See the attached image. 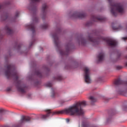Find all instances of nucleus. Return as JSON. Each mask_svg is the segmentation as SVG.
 I'll return each mask as SVG.
<instances>
[{
  "label": "nucleus",
  "instance_id": "a211bd4d",
  "mask_svg": "<svg viewBox=\"0 0 127 127\" xmlns=\"http://www.w3.org/2000/svg\"><path fill=\"white\" fill-rule=\"evenodd\" d=\"M113 84L115 86H120V85H127V81H124L121 79V78H118L115 80Z\"/></svg>",
  "mask_w": 127,
  "mask_h": 127
},
{
  "label": "nucleus",
  "instance_id": "1a4fd4ad",
  "mask_svg": "<svg viewBox=\"0 0 127 127\" xmlns=\"http://www.w3.org/2000/svg\"><path fill=\"white\" fill-rule=\"evenodd\" d=\"M14 79L16 81V88L18 92L21 93H25V89L27 88L26 86H24L23 87H21V81L18 80V76L17 75L14 77Z\"/></svg>",
  "mask_w": 127,
  "mask_h": 127
},
{
  "label": "nucleus",
  "instance_id": "c9c22d12",
  "mask_svg": "<svg viewBox=\"0 0 127 127\" xmlns=\"http://www.w3.org/2000/svg\"><path fill=\"white\" fill-rule=\"evenodd\" d=\"M46 87H52V83L49 82L47 84H45Z\"/></svg>",
  "mask_w": 127,
  "mask_h": 127
},
{
  "label": "nucleus",
  "instance_id": "09e8293b",
  "mask_svg": "<svg viewBox=\"0 0 127 127\" xmlns=\"http://www.w3.org/2000/svg\"><path fill=\"white\" fill-rule=\"evenodd\" d=\"M66 123H69V122H70V119L69 118H67L66 119Z\"/></svg>",
  "mask_w": 127,
  "mask_h": 127
},
{
  "label": "nucleus",
  "instance_id": "c756f323",
  "mask_svg": "<svg viewBox=\"0 0 127 127\" xmlns=\"http://www.w3.org/2000/svg\"><path fill=\"white\" fill-rule=\"evenodd\" d=\"M89 100H90L91 101V104L93 106L94 105L95 103H96V100L95 99V98H94V97L93 96H90L89 97Z\"/></svg>",
  "mask_w": 127,
  "mask_h": 127
},
{
  "label": "nucleus",
  "instance_id": "6e6d98bb",
  "mask_svg": "<svg viewBox=\"0 0 127 127\" xmlns=\"http://www.w3.org/2000/svg\"><path fill=\"white\" fill-rule=\"evenodd\" d=\"M24 54H25V55H27V52L24 53Z\"/></svg>",
  "mask_w": 127,
  "mask_h": 127
},
{
  "label": "nucleus",
  "instance_id": "c85d7f7f",
  "mask_svg": "<svg viewBox=\"0 0 127 127\" xmlns=\"http://www.w3.org/2000/svg\"><path fill=\"white\" fill-rule=\"evenodd\" d=\"M53 79L55 81H62L63 80V77L62 75H59L57 77H53Z\"/></svg>",
  "mask_w": 127,
  "mask_h": 127
},
{
  "label": "nucleus",
  "instance_id": "9d476101",
  "mask_svg": "<svg viewBox=\"0 0 127 127\" xmlns=\"http://www.w3.org/2000/svg\"><path fill=\"white\" fill-rule=\"evenodd\" d=\"M28 9L33 12V15L35 16L33 18L34 22H38V18L36 17V11H37V8H36V5L34 4H31L28 6Z\"/></svg>",
  "mask_w": 127,
  "mask_h": 127
},
{
  "label": "nucleus",
  "instance_id": "bf43d9fd",
  "mask_svg": "<svg viewBox=\"0 0 127 127\" xmlns=\"http://www.w3.org/2000/svg\"><path fill=\"white\" fill-rule=\"evenodd\" d=\"M126 50H127V47H126Z\"/></svg>",
  "mask_w": 127,
  "mask_h": 127
},
{
  "label": "nucleus",
  "instance_id": "79ce46f5",
  "mask_svg": "<svg viewBox=\"0 0 127 127\" xmlns=\"http://www.w3.org/2000/svg\"><path fill=\"white\" fill-rule=\"evenodd\" d=\"M29 79H30V80H31V81H34V77L33 76L30 77H29Z\"/></svg>",
  "mask_w": 127,
  "mask_h": 127
},
{
  "label": "nucleus",
  "instance_id": "423d86ee",
  "mask_svg": "<svg viewBox=\"0 0 127 127\" xmlns=\"http://www.w3.org/2000/svg\"><path fill=\"white\" fill-rule=\"evenodd\" d=\"M32 120V118L29 116H22L21 120H20L19 124L10 125H3L2 127H21V125L25 122H30Z\"/></svg>",
  "mask_w": 127,
  "mask_h": 127
},
{
  "label": "nucleus",
  "instance_id": "f03ea898",
  "mask_svg": "<svg viewBox=\"0 0 127 127\" xmlns=\"http://www.w3.org/2000/svg\"><path fill=\"white\" fill-rule=\"evenodd\" d=\"M93 34L95 35V36H98L96 39L93 38L91 36L89 35L87 37V40L90 41V42H92L93 43V46H96V45H99L100 44V40L101 39L103 40V41L106 42V43L109 47L111 48H115V47H117L118 45V42L112 39H108L107 38H105L103 36H100V32L97 30H95L93 32Z\"/></svg>",
  "mask_w": 127,
  "mask_h": 127
},
{
  "label": "nucleus",
  "instance_id": "9b49d317",
  "mask_svg": "<svg viewBox=\"0 0 127 127\" xmlns=\"http://www.w3.org/2000/svg\"><path fill=\"white\" fill-rule=\"evenodd\" d=\"M117 113H118L117 112V111L115 109H111L108 110L109 117L107 119L106 124L108 125V124L112 123V120H113V116H115V115Z\"/></svg>",
  "mask_w": 127,
  "mask_h": 127
},
{
  "label": "nucleus",
  "instance_id": "f704fd0d",
  "mask_svg": "<svg viewBox=\"0 0 127 127\" xmlns=\"http://www.w3.org/2000/svg\"><path fill=\"white\" fill-rule=\"evenodd\" d=\"M56 95H57V93H55V91H54V90H53L52 92V95H51L52 98H55V96H56Z\"/></svg>",
  "mask_w": 127,
  "mask_h": 127
},
{
  "label": "nucleus",
  "instance_id": "052dcab7",
  "mask_svg": "<svg viewBox=\"0 0 127 127\" xmlns=\"http://www.w3.org/2000/svg\"><path fill=\"white\" fill-rule=\"evenodd\" d=\"M125 123V121H122V123Z\"/></svg>",
  "mask_w": 127,
  "mask_h": 127
},
{
  "label": "nucleus",
  "instance_id": "a878e982",
  "mask_svg": "<svg viewBox=\"0 0 127 127\" xmlns=\"http://www.w3.org/2000/svg\"><path fill=\"white\" fill-rule=\"evenodd\" d=\"M4 29L7 31V33L9 35H10L11 34H12L13 33V31L11 30L9 27L7 26V25H6L4 27Z\"/></svg>",
  "mask_w": 127,
  "mask_h": 127
},
{
  "label": "nucleus",
  "instance_id": "2eb2a0df",
  "mask_svg": "<svg viewBox=\"0 0 127 127\" xmlns=\"http://www.w3.org/2000/svg\"><path fill=\"white\" fill-rule=\"evenodd\" d=\"M87 16V14L86 13H81L79 12H74L71 15L70 17L72 18H85Z\"/></svg>",
  "mask_w": 127,
  "mask_h": 127
},
{
  "label": "nucleus",
  "instance_id": "ddd939ff",
  "mask_svg": "<svg viewBox=\"0 0 127 127\" xmlns=\"http://www.w3.org/2000/svg\"><path fill=\"white\" fill-rule=\"evenodd\" d=\"M83 70L85 73L84 78L85 82L88 83H91V78H90V70H89V68H88V67H84Z\"/></svg>",
  "mask_w": 127,
  "mask_h": 127
},
{
  "label": "nucleus",
  "instance_id": "aec40b11",
  "mask_svg": "<svg viewBox=\"0 0 127 127\" xmlns=\"http://www.w3.org/2000/svg\"><path fill=\"white\" fill-rule=\"evenodd\" d=\"M47 5L46 4V3H44L43 5L42 9V11H43V16H42V19L43 20H45L46 18V13H47V11H46V9H47Z\"/></svg>",
  "mask_w": 127,
  "mask_h": 127
},
{
  "label": "nucleus",
  "instance_id": "3c124183",
  "mask_svg": "<svg viewBox=\"0 0 127 127\" xmlns=\"http://www.w3.org/2000/svg\"><path fill=\"white\" fill-rule=\"evenodd\" d=\"M40 48L42 51H43V48L42 47H40Z\"/></svg>",
  "mask_w": 127,
  "mask_h": 127
},
{
  "label": "nucleus",
  "instance_id": "a18cd8bd",
  "mask_svg": "<svg viewBox=\"0 0 127 127\" xmlns=\"http://www.w3.org/2000/svg\"><path fill=\"white\" fill-rule=\"evenodd\" d=\"M34 64V66H36V62H33L32 63V65Z\"/></svg>",
  "mask_w": 127,
  "mask_h": 127
},
{
  "label": "nucleus",
  "instance_id": "37998d69",
  "mask_svg": "<svg viewBox=\"0 0 127 127\" xmlns=\"http://www.w3.org/2000/svg\"><path fill=\"white\" fill-rule=\"evenodd\" d=\"M123 93H124V92H123V91H119L118 92V94H119V95H123Z\"/></svg>",
  "mask_w": 127,
  "mask_h": 127
},
{
  "label": "nucleus",
  "instance_id": "7ed1b4c3",
  "mask_svg": "<svg viewBox=\"0 0 127 127\" xmlns=\"http://www.w3.org/2000/svg\"><path fill=\"white\" fill-rule=\"evenodd\" d=\"M87 103L85 101L77 102L72 106L68 108L64 109V113L65 115H69V116H83L84 115V110L82 107H86Z\"/></svg>",
  "mask_w": 127,
  "mask_h": 127
},
{
  "label": "nucleus",
  "instance_id": "c03bdc74",
  "mask_svg": "<svg viewBox=\"0 0 127 127\" xmlns=\"http://www.w3.org/2000/svg\"><path fill=\"white\" fill-rule=\"evenodd\" d=\"M122 39L124 40V41H126L127 40V37H123Z\"/></svg>",
  "mask_w": 127,
  "mask_h": 127
},
{
  "label": "nucleus",
  "instance_id": "20e7f679",
  "mask_svg": "<svg viewBox=\"0 0 127 127\" xmlns=\"http://www.w3.org/2000/svg\"><path fill=\"white\" fill-rule=\"evenodd\" d=\"M109 2L110 3V5L111 7V12L115 17L118 16V13L116 12V10L118 12H120L121 13H123L124 11H125V9L124 8V6L121 4L117 3H112V0H108ZM115 7L116 9H115Z\"/></svg>",
  "mask_w": 127,
  "mask_h": 127
},
{
  "label": "nucleus",
  "instance_id": "4d7b16f0",
  "mask_svg": "<svg viewBox=\"0 0 127 127\" xmlns=\"http://www.w3.org/2000/svg\"><path fill=\"white\" fill-rule=\"evenodd\" d=\"M20 53H21V54H22V53H23V52H21Z\"/></svg>",
  "mask_w": 127,
  "mask_h": 127
},
{
  "label": "nucleus",
  "instance_id": "b1692460",
  "mask_svg": "<svg viewBox=\"0 0 127 127\" xmlns=\"http://www.w3.org/2000/svg\"><path fill=\"white\" fill-rule=\"evenodd\" d=\"M19 11H16L15 16L14 17L12 18L11 21L12 22H16V18L19 16Z\"/></svg>",
  "mask_w": 127,
  "mask_h": 127
},
{
  "label": "nucleus",
  "instance_id": "864d4df0",
  "mask_svg": "<svg viewBox=\"0 0 127 127\" xmlns=\"http://www.w3.org/2000/svg\"><path fill=\"white\" fill-rule=\"evenodd\" d=\"M52 65H53V63H50V66H52Z\"/></svg>",
  "mask_w": 127,
  "mask_h": 127
},
{
  "label": "nucleus",
  "instance_id": "5fc2aeb1",
  "mask_svg": "<svg viewBox=\"0 0 127 127\" xmlns=\"http://www.w3.org/2000/svg\"><path fill=\"white\" fill-rule=\"evenodd\" d=\"M125 65L126 67H127V62L125 63Z\"/></svg>",
  "mask_w": 127,
  "mask_h": 127
},
{
  "label": "nucleus",
  "instance_id": "4be33fe9",
  "mask_svg": "<svg viewBox=\"0 0 127 127\" xmlns=\"http://www.w3.org/2000/svg\"><path fill=\"white\" fill-rule=\"evenodd\" d=\"M12 4V1H6L3 3L2 4H0V9H3L5 6L7 5H11Z\"/></svg>",
  "mask_w": 127,
  "mask_h": 127
},
{
  "label": "nucleus",
  "instance_id": "cd10ccee",
  "mask_svg": "<svg viewBox=\"0 0 127 127\" xmlns=\"http://www.w3.org/2000/svg\"><path fill=\"white\" fill-rule=\"evenodd\" d=\"M43 68L47 71L46 75L47 76H48V75H49V73H50V68H48L47 65H45L43 66Z\"/></svg>",
  "mask_w": 127,
  "mask_h": 127
},
{
  "label": "nucleus",
  "instance_id": "49530a36",
  "mask_svg": "<svg viewBox=\"0 0 127 127\" xmlns=\"http://www.w3.org/2000/svg\"><path fill=\"white\" fill-rule=\"evenodd\" d=\"M124 111H127V105L124 106Z\"/></svg>",
  "mask_w": 127,
  "mask_h": 127
},
{
  "label": "nucleus",
  "instance_id": "72a5a7b5",
  "mask_svg": "<svg viewBox=\"0 0 127 127\" xmlns=\"http://www.w3.org/2000/svg\"><path fill=\"white\" fill-rule=\"evenodd\" d=\"M122 28V26H119V27H116L115 26H112V29L113 30H118L119 29H121Z\"/></svg>",
  "mask_w": 127,
  "mask_h": 127
},
{
  "label": "nucleus",
  "instance_id": "2f4dec72",
  "mask_svg": "<svg viewBox=\"0 0 127 127\" xmlns=\"http://www.w3.org/2000/svg\"><path fill=\"white\" fill-rule=\"evenodd\" d=\"M42 29H47L48 28V24H42L40 26Z\"/></svg>",
  "mask_w": 127,
  "mask_h": 127
},
{
  "label": "nucleus",
  "instance_id": "393cba45",
  "mask_svg": "<svg viewBox=\"0 0 127 127\" xmlns=\"http://www.w3.org/2000/svg\"><path fill=\"white\" fill-rule=\"evenodd\" d=\"M104 57H105V55H104V53H100L98 56L99 62H102V61L104 60Z\"/></svg>",
  "mask_w": 127,
  "mask_h": 127
},
{
  "label": "nucleus",
  "instance_id": "dca6fc26",
  "mask_svg": "<svg viewBox=\"0 0 127 127\" xmlns=\"http://www.w3.org/2000/svg\"><path fill=\"white\" fill-rule=\"evenodd\" d=\"M72 63H73L74 66H72L70 64H66L64 66V69L69 70V69H73L79 67V63H78L76 60L72 59Z\"/></svg>",
  "mask_w": 127,
  "mask_h": 127
},
{
  "label": "nucleus",
  "instance_id": "de8ad7c7",
  "mask_svg": "<svg viewBox=\"0 0 127 127\" xmlns=\"http://www.w3.org/2000/svg\"><path fill=\"white\" fill-rule=\"evenodd\" d=\"M0 39H2L3 38V35L2 34L0 35Z\"/></svg>",
  "mask_w": 127,
  "mask_h": 127
},
{
  "label": "nucleus",
  "instance_id": "603ef678",
  "mask_svg": "<svg viewBox=\"0 0 127 127\" xmlns=\"http://www.w3.org/2000/svg\"><path fill=\"white\" fill-rule=\"evenodd\" d=\"M65 103V102L64 101H61V104L62 105L63 104H64Z\"/></svg>",
  "mask_w": 127,
  "mask_h": 127
},
{
  "label": "nucleus",
  "instance_id": "e433bc0d",
  "mask_svg": "<svg viewBox=\"0 0 127 127\" xmlns=\"http://www.w3.org/2000/svg\"><path fill=\"white\" fill-rule=\"evenodd\" d=\"M34 85L35 86H38L39 85H40V81H37L34 82Z\"/></svg>",
  "mask_w": 127,
  "mask_h": 127
},
{
  "label": "nucleus",
  "instance_id": "412c9836",
  "mask_svg": "<svg viewBox=\"0 0 127 127\" xmlns=\"http://www.w3.org/2000/svg\"><path fill=\"white\" fill-rule=\"evenodd\" d=\"M22 45H23L22 43H20L19 44H18V40H16L14 42V49H16L17 51H20L21 48V46H22Z\"/></svg>",
  "mask_w": 127,
  "mask_h": 127
},
{
  "label": "nucleus",
  "instance_id": "f257e3e1",
  "mask_svg": "<svg viewBox=\"0 0 127 127\" xmlns=\"http://www.w3.org/2000/svg\"><path fill=\"white\" fill-rule=\"evenodd\" d=\"M56 33L52 34V36L54 39L55 44L60 52L61 56H68L70 51H72V50H74V49H75V45L73 43H72V41H69V42L65 45V47L66 51L64 52L61 50L60 45L59 44V38L58 37V34H61L62 33V29L61 27H58L56 30Z\"/></svg>",
  "mask_w": 127,
  "mask_h": 127
},
{
  "label": "nucleus",
  "instance_id": "13d9d810",
  "mask_svg": "<svg viewBox=\"0 0 127 127\" xmlns=\"http://www.w3.org/2000/svg\"><path fill=\"white\" fill-rule=\"evenodd\" d=\"M126 29H127V26H126Z\"/></svg>",
  "mask_w": 127,
  "mask_h": 127
},
{
  "label": "nucleus",
  "instance_id": "a19ab883",
  "mask_svg": "<svg viewBox=\"0 0 127 127\" xmlns=\"http://www.w3.org/2000/svg\"><path fill=\"white\" fill-rule=\"evenodd\" d=\"M6 91V92H10V91H11V88L10 87H7Z\"/></svg>",
  "mask_w": 127,
  "mask_h": 127
},
{
  "label": "nucleus",
  "instance_id": "8fccbe9b",
  "mask_svg": "<svg viewBox=\"0 0 127 127\" xmlns=\"http://www.w3.org/2000/svg\"><path fill=\"white\" fill-rule=\"evenodd\" d=\"M49 58H50V56H48L47 57V60H49Z\"/></svg>",
  "mask_w": 127,
  "mask_h": 127
},
{
  "label": "nucleus",
  "instance_id": "0eeeda50",
  "mask_svg": "<svg viewBox=\"0 0 127 127\" xmlns=\"http://www.w3.org/2000/svg\"><path fill=\"white\" fill-rule=\"evenodd\" d=\"M35 25L34 23H32L31 24L26 25L25 27L26 28H28V29H30L31 31H32L33 35L32 36V41L29 44V48L30 49L32 47V45L34 44L35 42L36 41V39H35Z\"/></svg>",
  "mask_w": 127,
  "mask_h": 127
},
{
  "label": "nucleus",
  "instance_id": "f8f14e48",
  "mask_svg": "<svg viewBox=\"0 0 127 127\" xmlns=\"http://www.w3.org/2000/svg\"><path fill=\"white\" fill-rule=\"evenodd\" d=\"M116 53L117 58L115 60H113V63H116V62H118V61H120V60H123L124 59H126V60H127V55H126L124 57H123L122 56V53L119 50H116Z\"/></svg>",
  "mask_w": 127,
  "mask_h": 127
},
{
  "label": "nucleus",
  "instance_id": "58836bf2",
  "mask_svg": "<svg viewBox=\"0 0 127 127\" xmlns=\"http://www.w3.org/2000/svg\"><path fill=\"white\" fill-rule=\"evenodd\" d=\"M31 0L33 3H34V2H39L40 1V0Z\"/></svg>",
  "mask_w": 127,
  "mask_h": 127
},
{
  "label": "nucleus",
  "instance_id": "7c9ffc66",
  "mask_svg": "<svg viewBox=\"0 0 127 127\" xmlns=\"http://www.w3.org/2000/svg\"><path fill=\"white\" fill-rule=\"evenodd\" d=\"M11 52H10V51H9V55L5 56V60L7 62V63H8V58H9V57H11Z\"/></svg>",
  "mask_w": 127,
  "mask_h": 127
},
{
  "label": "nucleus",
  "instance_id": "f3484780",
  "mask_svg": "<svg viewBox=\"0 0 127 127\" xmlns=\"http://www.w3.org/2000/svg\"><path fill=\"white\" fill-rule=\"evenodd\" d=\"M91 19H92V20H93V21H94V22L97 21V20L100 21V22H105V21L107 20V18H100L98 16H96V15H91Z\"/></svg>",
  "mask_w": 127,
  "mask_h": 127
},
{
  "label": "nucleus",
  "instance_id": "6ab92c4d",
  "mask_svg": "<svg viewBox=\"0 0 127 127\" xmlns=\"http://www.w3.org/2000/svg\"><path fill=\"white\" fill-rule=\"evenodd\" d=\"M9 17H8V13H7V12L3 11L2 14L0 16L1 21H5V20H7V19H9Z\"/></svg>",
  "mask_w": 127,
  "mask_h": 127
},
{
  "label": "nucleus",
  "instance_id": "473e14b6",
  "mask_svg": "<svg viewBox=\"0 0 127 127\" xmlns=\"http://www.w3.org/2000/svg\"><path fill=\"white\" fill-rule=\"evenodd\" d=\"M85 26H91L93 25V21H90L87 22V23H85Z\"/></svg>",
  "mask_w": 127,
  "mask_h": 127
},
{
  "label": "nucleus",
  "instance_id": "39448f33",
  "mask_svg": "<svg viewBox=\"0 0 127 127\" xmlns=\"http://www.w3.org/2000/svg\"><path fill=\"white\" fill-rule=\"evenodd\" d=\"M46 112V114H43L41 115V119L42 120H44V121H46L49 117H53V116H56V115H63L65 114V111L64 110L60 111H55L53 112L50 109H48L45 110Z\"/></svg>",
  "mask_w": 127,
  "mask_h": 127
},
{
  "label": "nucleus",
  "instance_id": "bb28decb",
  "mask_svg": "<svg viewBox=\"0 0 127 127\" xmlns=\"http://www.w3.org/2000/svg\"><path fill=\"white\" fill-rule=\"evenodd\" d=\"M34 75L39 77V78H43V75L39 70H35L34 71Z\"/></svg>",
  "mask_w": 127,
  "mask_h": 127
},
{
  "label": "nucleus",
  "instance_id": "4c0bfd02",
  "mask_svg": "<svg viewBox=\"0 0 127 127\" xmlns=\"http://www.w3.org/2000/svg\"><path fill=\"white\" fill-rule=\"evenodd\" d=\"M5 111L3 109H0V116H2L3 115V113H4Z\"/></svg>",
  "mask_w": 127,
  "mask_h": 127
},
{
  "label": "nucleus",
  "instance_id": "6e6552de",
  "mask_svg": "<svg viewBox=\"0 0 127 127\" xmlns=\"http://www.w3.org/2000/svg\"><path fill=\"white\" fill-rule=\"evenodd\" d=\"M6 68L7 69L5 71V74L6 75L7 79H9V78H10V76H12L14 78L17 76V73H16V72H14L13 73H11V70H13V71H14L15 69L14 66L8 64L6 66Z\"/></svg>",
  "mask_w": 127,
  "mask_h": 127
},
{
  "label": "nucleus",
  "instance_id": "4468645a",
  "mask_svg": "<svg viewBox=\"0 0 127 127\" xmlns=\"http://www.w3.org/2000/svg\"><path fill=\"white\" fill-rule=\"evenodd\" d=\"M77 41L78 44H81V46H86L87 45V40L83 37V34H80L77 37Z\"/></svg>",
  "mask_w": 127,
  "mask_h": 127
},
{
  "label": "nucleus",
  "instance_id": "680f3d73",
  "mask_svg": "<svg viewBox=\"0 0 127 127\" xmlns=\"http://www.w3.org/2000/svg\"><path fill=\"white\" fill-rule=\"evenodd\" d=\"M0 120H1V118H0Z\"/></svg>",
  "mask_w": 127,
  "mask_h": 127
},
{
  "label": "nucleus",
  "instance_id": "5701e85b",
  "mask_svg": "<svg viewBox=\"0 0 127 127\" xmlns=\"http://www.w3.org/2000/svg\"><path fill=\"white\" fill-rule=\"evenodd\" d=\"M82 127H98L97 126L92 125L89 123L83 122Z\"/></svg>",
  "mask_w": 127,
  "mask_h": 127
},
{
  "label": "nucleus",
  "instance_id": "ea45409f",
  "mask_svg": "<svg viewBox=\"0 0 127 127\" xmlns=\"http://www.w3.org/2000/svg\"><path fill=\"white\" fill-rule=\"evenodd\" d=\"M123 68V66L118 65L116 67L117 70H121Z\"/></svg>",
  "mask_w": 127,
  "mask_h": 127
}]
</instances>
